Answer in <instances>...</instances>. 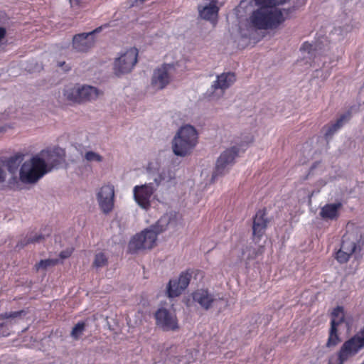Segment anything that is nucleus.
<instances>
[{
    "mask_svg": "<svg viewBox=\"0 0 364 364\" xmlns=\"http://www.w3.org/2000/svg\"><path fill=\"white\" fill-rule=\"evenodd\" d=\"M360 364H364V360Z\"/></svg>",
    "mask_w": 364,
    "mask_h": 364,
    "instance_id": "c03bdc74",
    "label": "nucleus"
},
{
    "mask_svg": "<svg viewBox=\"0 0 364 364\" xmlns=\"http://www.w3.org/2000/svg\"><path fill=\"white\" fill-rule=\"evenodd\" d=\"M72 6L74 5H79L82 0H69Z\"/></svg>",
    "mask_w": 364,
    "mask_h": 364,
    "instance_id": "ea45409f",
    "label": "nucleus"
},
{
    "mask_svg": "<svg viewBox=\"0 0 364 364\" xmlns=\"http://www.w3.org/2000/svg\"><path fill=\"white\" fill-rule=\"evenodd\" d=\"M342 207L341 203L326 204L320 211V215L325 220H336L338 218V210Z\"/></svg>",
    "mask_w": 364,
    "mask_h": 364,
    "instance_id": "4be33fe9",
    "label": "nucleus"
},
{
    "mask_svg": "<svg viewBox=\"0 0 364 364\" xmlns=\"http://www.w3.org/2000/svg\"><path fill=\"white\" fill-rule=\"evenodd\" d=\"M271 218L268 216L267 208L259 209L252 218V238L259 241L264 235Z\"/></svg>",
    "mask_w": 364,
    "mask_h": 364,
    "instance_id": "9d476101",
    "label": "nucleus"
},
{
    "mask_svg": "<svg viewBox=\"0 0 364 364\" xmlns=\"http://www.w3.org/2000/svg\"><path fill=\"white\" fill-rule=\"evenodd\" d=\"M192 298L205 310L210 309L215 301L214 296L205 289H198L194 291L192 294Z\"/></svg>",
    "mask_w": 364,
    "mask_h": 364,
    "instance_id": "f3484780",
    "label": "nucleus"
},
{
    "mask_svg": "<svg viewBox=\"0 0 364 364\" xmlns=\"http://www.w3.org/2000/svg\"><path fill=\"white\" fill-rule=\"evenodd\" d=\"M65 62H63V63H59V66H63V65H65Z\"/></svg>",
    "mask_w": 364,
    "mask_h": 364,
    "instance_id": "79ce46f5",
    "label": "nucleus"
},
{
    "mask_svg": "<svg viewBox=\"0 0 364 364\" xmlns=\"http://www.w3.org/2000/svg\"><path fill=\"white\" fill-rule=\"evenodd\" d=\"M350 118L351 112L348 110L346 113L341 114L334 123L324 126L323 130L325 131V137L326 139L331 137L339 129L343 126L346 122L349 121Z\"/></svg>",
    "mask_w": 364,
    "mask_h": 364,
    "instance_id": "a211bd4d",
    "label": "nucleus"
},
{
    "mask_svg": "<svg viewBox=\"0 0 364 364\" xmlns=\"http://www.w3.org/2000/svg\"><path fill=\"white\" fill-rule=\"evenodd\" d=\"M154 318L156 326L164 331H176L180 328L174 311L160 308L155 312Z\"/></svg>",
    "mask_w": 364,
    "mask_h": 364,
    "instance_id": "6e6552de",
    "label": "nucleus"
},
{
    "mask_svg": "<svg viewBox=\"0 0 364 364\" xmlns=\"http://www.w3.org/2000/svg\"><path fill=\"white\" fill-rule=\"evenodd\" d=\"M59 262L58 259H42L36 264V269L37 271L40 269H46L49 267H53L57 264Z\"/></svg>",
    "mask_w": 364,
    "mask_h": 364,
    "instance_id": "bb28decb",
    "label": "nucleus"
},
{
    "mask_svg": "<svg viewBox=\"0 0 364 364\" xmlns=\"http://www.w3.org/2000/svg\"><path fill=\"white\" fill-rule=\"evenodd\" d=\"M254 27L258 29H272L277 28L284 21L281 10L274 7H259L250 16Z\"/></svg>",
    "mask_w": 364,
    "mask_h": 364,
    "instance_id": "f03ea898",
    "label": "nucleus"
},
{
    "mask_svg": "<svg viewBox=\"0 0 364 364\" xmlns=\"http://www.w3.org/2000/svg\"><path fill=\"white\" fill-rule=\"evenodd\" d=\"M10 329L6 323H0V338L10 336Z\"/></svg>",
    "mask_w": 364,
    "mask_h": 364,
    "instance_id": "2f4dec72",
    "label": "nucleus"
},
{
    "mask_svg": "<svg viewBox=\"0 0 364 364\" xmlns=\"http://www.w3.org/2000/svg\"><path fill=\"white\" fill-rule=\"evenodd\" d=\"M353 250V251L356 250V247H355V245H354V246L353 247V248H352V250Z\"/></svg>",
    "mask_w": 364,
    "mask_h": 364,
    "instance_id": "37998d69",
    "label": "nucleus"
},
{
    "mask_svg": "<svg viewBox=\"0 0 364 364\" xmlns=\"http://www.w3.org/2000/svg\"><path fill=\"white\" fill-rule=\"evenodd\" d=\"M6 35V30L4 27H0V41H1Z\"/></svg>",
    "mask_w": 364,
    "mask_h": 364,
    "instance_id": "c9c22d12",
    "label": "nucleus"
},
{
    "mask_svg": "<svg viewBox=\"0 0 364 364\" xmlns=\"http://www.w3.org/2000/svg\"><path fill=\"white\" fill-rule=\"evenodd\" d=\"M238 152L239 149L237 146H232L221 154L217 160L215 168L212 175V181H215L218 176L224 174L226 166L234 162Z\"/></svg>",
    "mask_w": 364,
    "mask_h": 364,
    "instance_id": "dca6fc26",
    "label": "nucleus"
},
{
    "mask_svg": "<svg viewBox=\"0 0 364 364\" xmlns=\"http://www.w3.org/2000/svg\"><path fill=\"white\" fill-rule=\"evenodd\" d=\"M216 0H212L209 5L203 8L198 7L199 14L201 18L210 21L213 23L217 21L219 9L216 6Z\"/></svg>",
    "mask_w": 364,
    "mask_h": 364,
    "instance_id": "412c9836",
    "label": "nucleus"
},
{
    "mask_svg": "<svg viewBox=\"0 0 364 364\" xmlns=\"http://www.w3.org/2000/svg\"><path fill=\"white\" fill-rule=\"evenodd\" d=\"M85 328V323L83 321L78 322L73 328L71 331V336L77 339L83 333Z\"/></svg>",
    "mask_w": 364,
    "mask_h": 364,
    "instance_id": "cd10ccee",
    "label": "nucleus"
},
{
    "mask_svg": "<svg viewBox=\"0 0 364 364\" xmlns=\"http://www.w3.org/2000/svg\"><path fill=\"white\" fill-rule=\"evenodd\" d=\"M85 158L88 161L100 162L102 161V156H100V154H98L94 151H89L86 152L85 155Z\"/></svg>",
    "mask_w": 364,
    "mask_h": 364,
    "instance_id": "7c9ffc66",
    "label": "nucleus"
},
{
    "mask_svg": "<svg viewBox=\"0 0 364 364\" xmlns=\"http://www.w3.org/2000/svg\"><path fill=\"white\" fill-rule=\"evenodd\" d=\"M65 99L73 103H83L95 100L99 95L97 88L90 85H68L63 90Z\"/></svg>",
    "mask_w": 364,
    "mask_h": 364,
    "instance_id": "423d86ee",
    "label": "nucleus"
},
{
    "mask_svg": "<svg viewBox=\"0 0 364 364\" xmlns=\"http://www.w3.org/2000/svg\"><path fill=\"white\" fill-rule=\"evenodd\" d=\"M174 70L173 64H163L160 68L154 70L151 77V86L156 90L165 88L171 81V75Z\"/></svg>",
    "mask_w": 364,
    "mask_h": 364,
    "instance_id": "2eb2a0df",
    "label": "nucleus"
},
{
    "mask_svg": "<svg viewBox=\"0 0 364 364\" xmlns=\"http://www.w3.org/2000/svg\"><path fill=\"white\" fill-rule=\"evenodd\" d=\"M51 233V230L48 228L46 231V234H38L34 232H31L26 234L25 237L20 239L17 242L16 247L18 248H23L26 245L29 244H34L36 242H40L42 241L46 236L50 235Z\"/></svg>",
    "mask_w": 364,
    "mask_h": 364,
    "instance_id": "aec40b11",
    "label": "nucleus"
},
{
    "mask_svg": "<svg viewBox=\"0 0 364 364\" xmlns=\"http://www.w3.org/2000/svg\"><path fill=\"white\" fill-rule=\"evenodd\" d=\"M48 172L45 161L41 157L35 156L21 165L19 177L24 183H34Z\"/></svg>",
    "mask_w": 364,
    "mask_h": 364,
    "instance_id": "20e7f679",
    "label": "nucleus"
},
{
    "mask_svg": "<svg viewBox=\"0 0 364 364\" xmlns=\"http://www.w3.org/2000/svg\"><path fill=\"white\" fill-rule=\"evenodd\" d=\"M107 264V258L103 252H100L96 255L95 259L93 262V266L99 268L102 267Z\"/></svg>",
    "mask_w": 364,
    "mask_h": 364,
    "instance_id": "c85d7f7f",
    "label": "nucleus"
},
{
    "mask_svg": "<svg viewBox=\"0 0 364 364\" xmlns=\"http://www.w3.org/2000/svg\"><path fill=\"white\" fill-rule=\"evenodd\" d=\"M1 319H9V312H5L0 314V320Z\"/></svg>",
    "mask_w": 364,
    "mask_h": 364,
    "instance_id": "58836bf2",
    "label": "nucleus"
},
{
    "mask_svg": "<svg viewBox=\"0 0 364 364\" xmlns=\"http://www.w3.org/2000/svg\"><path fill=\"white\" fill-rule=\"evenodd\" d=\"M23 160L22 154H16L4 161L5 166L11 173H15Z\"/></svg>",
    "mask_w": 364,
    "mask_h": 364,
    "instance_id": "b1692460",
    "label": "nucleus"
},
{
    "mask_svg": "<svg viewBox=\"0 0 364 364\" xmlns=\"http://www.w3.org/2000/svg\"><path fill=\"white\" fill-rule=\"evenodd\" d=\"M311 49H312V45L308 42H304L301 47V50L308 51V53H310Z\"/></svg>",
    "mask_w": 364,
    "mask_h": 364,
    "instance_id": "72a5a7b5",
    "label": "nucleus"
},
{
    "mask_svg": "<svg viewBox=\"0 0 364 364\" xmlns=\"http://www.w3.org/2000/svg\"><path fill=\"white\" fill-rule=\"evenodd\" d=\"M341 341L338 329L336 327L331 326L328 332V338L326 343L327 348H332L337 346Z\"/></svg>",
    "mask_w": 364,
    "mask_h": 364,
    "instance_id": "393cba45",
    "label": "nucleus"
},
{
    "mask_svg": "<svg viewBox=\"0 0 364 364\" xmlns=\"http://www.w3.org/2000/svg\"><path fill=\"white\" fill-rule=\"evenodd\" d=\"M100 208L105 214L112 211L114 205V187L112 184L102 186L97 193Z\"/></svg>",
    "mask_w": 364,
    "mask_h": 364,
    "instance_id": "ddd939ff",
    "label": "nucleus"
},
{
    "mask_svg": "<svg viewBox=\"0 0 364 364\" xmlns=\"http://www.w3.org/2000/svg\"><path fill=\"white\" fill-rule=\"evenodd\" d=\"M193 272L187 269L182 272L178 279H171L167 285V296L169 298L179 296L188 287Z\"/></svg>",
    "mask_w": 364,
    "mask_h": 364,
    "instance_id": "1a4fd4ad",
    "label": "nucleus"
},
{
    "mask_svg": "<svg viewBox=\"0 0 364 364\" xmlns=\"http://www.w3.org/2000/svg\"><path fill=\"white\" fill-rule=\"evenodd\" d=\"M177 225L176 213L171 212L164 214L154 225L133 236L129 244V250H146L154 248L157 235L168 228H176Z\"/></svg>",
    "mask_w": 364,
    "mask_h": 364,
    "instance_id": "f257e3e1",
    "label": "nucleus"
},
{
    "mask_svg": "<svg viewBox=\"0 0 364 364\" xmlns=\"http://www.w3.org/2000/svg\"><path fill=\"white\" fill-rule=\"evenodd\" d=\"M354 252H350V254H349L348 252H336L335 258L338 262L345 263L348 261L351 254Z\"/></svg>",
    "mask_w": 364,
    "mask_h": 364,
    "instance_id": "c756f323",
    "label": "nucleus"
},
{
    "mask_svg": "<svg viewBox=\"0 0 364 364\" xmlns=\"http://www.w3.org/2000/svg\"><path fill=\"white\" fill-rule=\"evenodd\" d=\"M46 165L48 172L53 168H58L65 162V151L58 146L48 148L40 153Z\"/></svg>",
    "mask_w": 364,
    "mask_h": 364,
    "instance_id": "4468645a",
    "label": "nucleus"
},
{
    "mask_svg": "<svg viewBox=\"0 0 364 364\" xmlns=\"http://www.w3.org/2000/svg\"><path fill=\"white\" fill-rule=\"evenodd\" d=\"M164 176H163V173H160L156 178H154V182L156 183V186H154L156 188L157 187L161 184V181L164 180Z\"/></svg>",
    "mask_w": 364,
    "mask_h": 364,
    "instance_id": "f704fd0d",
    "label": "nucleus"
},
{
    "mask_svg": "<svg viewBox=\"0 0 364 364\" xmlns=\"http://www.w3.org/2000/svg\"><path fill=\"white\" fill-rule=\"evenodd\" d=\"M6 173L4 170L0 167V182H3L5 181Z\"/></svg>",
    "mask_w": 364,
    "mask_h": 364,
    "instance_id": "4c0bfd02",
    "label": "nucleus"
},
{
    "mask_svg": "<svg viewBox=\"0 0 364 364\" xmlns=\"http://www.w3.org/2000/svg\"><path fill=\"white\" fill-rule=\"evenodd\" d=\"M24 313L23 310L9 312V318L20 317Z\"/></svg>",
    "mask_w": 364,
    "mask_h": 364,
    "instance_id": "473e14b6",
    "label": "nucleus"
},
{
    "mask_svg": "<svg viewBox=\"0 0 364 364\" xmlns=\"http://www.w3.org/2000/svg\"><path fill=\"white\" fill-rule=\"evenodd\" d=\"M198 142L196 129L191 125L182 127L173 141V153L180 156L190 154Z\"/></svg>",
    "mask_w": 364,
    "mask_h": 364,
    "instance_id": "7ed1b4c3",
    "label": "nucleus"
},
{
    "mask_svg": "<svg viewBox=\"0 0 364 364\" xmlns=\"http://www.w3.org/2000/svg\"><path fill=\"white\" fill-rule=\"evenodd\" d=\"M156 191L153 183L135 186L133 188L134 198L141 208L147 210L151 206V198Z\"/></svg>",
    "mask_w": 364,
    "mask_h": 364,
    "instance_id": "f8f14e48",
    "label": "nucleus"
},
{
    "mask_svg": "<svg viewBox=\"0 0 364 364\" xmlns=\"http://www.w3.org/2000/svg\"><path fill=\"white\" fill-rule=\"evenodd\" d=\"M236 80L235 73L228 72L223 73L217 77V80L213 82L212 88L213 90L220 89L222 91L230 87Z\"/></svg>",
    "mask_w": 364,
    "mask_h": 364,
    "instance_id": "6ab92c4d",
    "label": "nucleus"
},
{
    "mask_svg": "<svg viewBox=\"0 0 364 364\" xmlns=\"http://www.w3.org/2000/svg\"><path fill=\"white\" fill-rule=\"evenodd\" d=\"M255 4L259 7H275L282 5L288 0H254Z\"/></svg>",
    "mask_w": 364,
    "mask_h": 364,
    "instance_id": "a878e982",
    "label": "nucleus"
},
{
    "mask_svg": "<svg viewBox=\"0 0 364 364\" xmlns=\"http://www.w3.org/2000/svg\"><path fill=\"white\" fill-rule=\"evenodd\" d=\"M364 348V326L347 339L337 353L338 364H344Z\"/></svg>",
    "mask_w": 364,
    "mask_h": 364,
    "instance_id": "39448f33",
    "label": "nucleus"
},
{
    "mask_svg": "<svg viewBox=\"0 0 364 364\" xmlns=\"http://www.w3.org/2000/svg\"><path fill=\"white\" fill-rule=\"evenodd\" d=\"M146 0H134V3H133L132 4V6H135L137 4L138 2H140L141 4L144 3V1H146Z\"/></svg>",
    "mask_w": 364,
    "mask_h": 364,
    "instance_id": "a19ab883",
    "label": "nucleus"
},
{
    "mask_svg": "<svg viewBox=\"0 0 364 364\" xmlns=\"http://www.w3.org/2000/svg\"><path fill=\"white\" fill-rule=\"evenodd\" d=\"M109 26L108 23H106L102 26L97 27L90 33H82L74 36L73 38V46L78 52H87L95 44L94 34L100 33L102 28H107Z\"/></svg>",
    "mask_w": 364,
    "mask_h": 364,
    "instance_id": "9b49d317",
    "label": "nucleus"
},
{
    "mask_svg": "<svg viewBox=\"0 0 364 364\" xmlns=\"http://www.w3.org/2000/svg\"><path fill=\"white\" fill-rule=\"evenodd\" d=\"M343 323L349 328V323L345 318L343 307L338 306L331 314V326L334 325V327L338 329L339 326Z\"/></svg>",
    "mask_w": 364,
    "mask_h": 364,
    "instance_id": "5701e85b",
    "label": "nucleus"
},
{
    "mask_svg": "<svg viewBox=\"0 0 364 364\" xmlns=\"http://www.w3.org/2000/svg\"><path fill=\"white\" fill-rule=\"evenodd\" d=\"M72 252H60V257L61 259H65L70 257Z\"/></svg>",
    "mask_w": 364,
    "mask_h": 364,
    "instance_id": "e433bc0d",
    "label": "nucleus"
},
{
    "mask_svg": "<svg viewBox=\"0 0 364 364\" xmlns=\"http://www.w3.org/2000/svg\"><path fill=\"white\" fill-rule=\"evenodd\" d=\"M138 49L133 47L127 49L115 59L114 71L117 75L129 73L135 66L138 58Z\"/></svg>",
    "mask_w": 364,
    "mask_h": 364,
    "instance_id": "0eeeda50",
    "label": "nucleus"
}]
</instances>
